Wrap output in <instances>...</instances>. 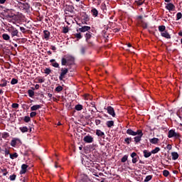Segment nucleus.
Here are the masks:
<instances>
[{"label":"nucleus","mask_w":182,"mask_h":182,"mask_svg":"<svg viewBox=\"0 0 182 182\" xmlns=\"http://www.w3.org/2000/svg\"><path fill=\"white\" fill-rule=\"evenodd\" d=\"M75 38H77V39H78V41H79V39H82V38L81 33H76L75 34Z\"/></svg>","instance_id":"41"},{"label":"nucleus","mask_w":182,"mask_h":182,"mask_svg":"<svg viewBox=\"0 0 182 182\" xmlns=\"http://www.w3.org/2000/svg\"><path fill=\"white\" fill-rule=\"evenodd\" d=\"M51 49H52V50L55 51V50H57V47H55V46H51Z\"/></svg>","instance_id":"59"},{"label":"nucleus","mask_w":182,"mask_h":182,"mask_svg":"<svg viewBox=\"0 0 182 182\" xmlns=\"http://www.w3.org/2000/svg\"><path fill=\"white\" fill-rule=\"evenodd\" d=\"M61 65L62 66H66V65L68 66H72L75 65V58L71 55H65L61 59Z\"/></svg>","instance_id":"1"},{"label":"nucleus","mask_w":182,"mask_h":182,"mask_svg":"<svg viewBox=\"0 0 182 182\" xmlns=\"http://www.w3.org/2000/svg\"><path fill=\"white\" fill-rule=\"evenodd\" d=\"M139 24L142 26L144 29H147L148 24L144 20H140Z\"/></svg>","instance_id":"19"},{"label":"nucleus","mask_w":182,"mask_h":182,"mask_svg":"<svg viewBox=\"0 0 182 182\" xmlns=\"http://www.w3.org/2000/svg\"><path fill=\"white\" fill-rule=\"evenodd\" d=\"M171 156H172L173 160H177V159H178V157H179L178 153H177V151H173L171 153Z\"/></svg>","instance_id":"24"},{"label":"nucleus","mask_w":182,"mask_h":182,"mask_svg":"<svg viewBox=\"0 0 182 182\" xmlns=\"http://www.w3.org/2000/svg\"><path fill=\"white\" fill-rule=\"evenodd\" d=\"M41 105H34L33 106H31V110H33L36 112V110H38V109H41Z\"/></svg>","instance_id":"25"},{"label":"nucleus","mask_w":182,"mask_h":182,"mask_svg":"<svg viewBox=\"0 0 182 182\" xmlns=\"http://www.w3.org/2000/svg\"><path fill=\"white\" fill-rule=\"evenodd\" d=\"M87 49V46H81V47L80 48V51L81 55H85Z\"/></svg>","instance_id":"17"},{"label":"nucleus","mask_w":182,"mask_h":182,"mask_svg":"<svg viewBox=\"0 0 182 182\" xmlns=\"http://www.w3.org/2000/svg\"><path fill=\"white\" fill-rule=\"evenodd\" d=\"M151 178H153V176L152 175H149V176H146V178H144V182H149L150 181V180H151Z\"/></svg>","instance_id":"35"},{"label":"nucleus","mask_w":182,"mask_h":182,"mask_svg":"<svg viewBox=\"0 0 182 182\" xmlns=\"http://www.w3.org/2000/svg\"><path fill=\"white\" fill-rule=\"evenodd\" d=\"M9 136L10 134L8 132L1 133V137H3V139H8Z\"/></svg>","instance_id":"36"},{"label":"nucleus","mask_w":182,"mask_h":182,"mask_svg":"<svg viewBox=\"0 0 182 182\" xmlns=\"http://www.w3.org/2000/svg\"><path fill=\"white\" fill-rule=\"evenodd\" d=\"M106 124L107 127H112L113 126H114V122L113 120H109L108 122H107Z\"/></svg>","instance_id":"29"},{"label":"nucleus","mask_w":182,"mask_h":182,"mask_svg":"<svg viewBox=\"0 0 182 182\" xmlns=\"http://www.w3.org/2000/svg\"><path fill=\"white\" fill-rule=\"evenodd\" d=\"M8 154H10V151H9V150H7V149H6V150H5V156H8Z\"/></svg>","instance_id":"57"},{"label":"nucleus","mask_w":182,"mask_h":182,"mask_svg":"<svg viewBox=\"0 0 182 182\" xmlns=\"http://www.w3.org/2000/svg\"><path fill=\"white\" fill-rule=\"evenodd\" d=\"M39 87H40L39 85H36L35 89H36V90H38Z\"/></svg>","instance_id":"62"},{"label":"nucleus","mask_w":182,"mask_h":182,"mask_svg":"<svg viewBox=\"0 0 182 182\" xmlns=\"http://www.w3.org/2000/svg\"><path fill=\"white\" fill-rule=\"evenodd\" d=\"M17 141H20V139H17V138L12 139L10 143L11 146H12V147H16L17 144Z\"/></svg>","instance_id":"15"},{"label":"nucleus","mask_w":182,"mask_h":182,"mask_svg":"<svg viewBox=\"0 0 182 182\" xmlns=\"http://www.w3.org/2000/svg\"><path fill=\"white\" fill-rule=\"evenodd\" d=\"M144 157L148 158L151 156V151H149L148 150H144L143 151Z\"/></svg>","instance_id":"22"},{"label":"nucleus","mask_w":182,"mask_h":182,"mask_svg":"<svg viewBox=\"0 0 182 182\" xmlns=\"http://www.w3.org/2000/svg\"><path fill=\"white\" fill-rule=\"evenodd\" d=\"M20 31H21V32H22V33H25V32H26L25 27H20Z\"/></svg>","instance_id":"54"},{"label":"nucleus","mask_w":182,"mask_h":182,"mask_svg":"<svg viewBox=\"0 0 182 182\" xmlns=\"http://www.w3.org/2000/svg\"><path fill=\"white\" fill-rule=\"evenodd\" d=\"M68 32H69V28H68V26H67V27H63V33H68Z\"/></svg>","instance_id":"49"},{"label":"nucleus","mask_w":182,"mask_h":182,"mask_svg":"<svg viewBox=\"0 0 182 182\" xmlns=\"http://www.w3.org/2000/svg\"><path fill=\"white\" fill-rule=\"evenodd\" d=\"M48 97H49L50 99H52L53 95H52L51 93H48Z\"/></svg>","instance_id":"63"},{"label":"nucleus","mask_w":182,"mask_h":182,"mask_svg":"<svg viewBox=\"0 0 182 182\" xmlns=\"http://www.w3.org/2000/svg\"><path fill=\"white\" fill-rule=\"evenodd\" d=\"M90 26H82L78 28L79 32H87V31H90Z\"/></svg>","instance_id":"11"},{"label":"nucleus","mask_w":182,"mask_h":182,"mask_svg":"<svg viewBox=\"0 0 182 182\" xmlns=\"http://www.w3.org/2000/svg\"><path fill=\"white\" fill-rule=\"evenodd\" d=\"M128 157L129 156L127 154H125V156H124L122 159H121L122 163H126V161L128 160Z\"/></svg>","instance_id":"37"},{"label":"nucleus","mask_w":182,"mask_h":182,"mask_svg":"<svg viewBox=\"0 0 182 182\" xmlns=\"http://www.w3.org/2000/svg\"><path fill=\"white\" fill-rule=\"evenodd\" d=\"M161 149L160 147H155L153 150H151V154H156V153H159Z\"/></svg>","instance_id":"31"},{"label":"nucleus","mask_w":182,"mask_h":182,"mask_svg":"<svg viewBox=\"0 0 182 182\" xmlns=\"http://www.w3.org/2000/svg\"><path fill=\"white\" fill-rule=\"evenodd\" d=\"M135 133H136V136L138 134V136L139 137V141H141V138L144 136V133H143L142 130L141 129H138V130H136V132H135Z\"/></svg>","instance_id":"16"},{"label":"nucleus","mask_w":182,"mask_h":182,"mask_svg":"<svg viewBox=\"0 0 182 182\" xmlns=\"http://www.w3.org/2000/svg\"><path fill=\"white\" fill-rule=\"evenodd\" d=\"M18 157V153H14L13 154H10V159H17Z\"/></svg>","instance_id":"33"},{"label":"nucleus","mask_w":182,"mask_h":182,"mask_svg":"<svg viewBox=\"0 0 182 182\" xmlns=\"http://www.w3.org/2000/svg\"><path fill=\"white\" fill-rule=\"evenodd\" d=\"M168 137L169 139H171L172 137H174V139H180L181 136L180 133H177L174 129H171L168 131Z\"/></svg>","instance_id":"4"},{"label":"nucleus","mask_w":182,"mask_h":182,"mask_svg":"<svg viewBox=\"0 0 182 182\" xmlns=\"http://www.w3.org/2000/svg\"><path fill=\"white\" fill-rule=\"evenodd\" d=\"M11 85H17V83H18V79L14 78L11 80Z\"/></svg>","instance_id":"47"},{"label":"nucleus","mask_w":182,"mask_h":182,"mask_svg":"<svg viewBox=\"0 0 182 182\" xmlns=\"http://www.w3.org/2000/svg\"><path fill=\"white\" fill-rule=\"evenodd\" d=\"M166 26L164 25H161L159 26V31L161 32V33H164V31H166Z\"/></svg>","instance_id":"27"},{"label":"nucleus","mask_w":182,"mask_h":182,"mask_svg":"<svg viewBox=\"0 0 182 182\" xmlns=\"http://www.w3.org/2000/svg\"><path fill=\"white\" fill-rule=\"evenodd\" d=\"M100 123H101V120L96 119L95 120L96 125L98 126L99 124H100Z\"/></svg>","instance_id":"55"},{"label":"nucleus","mask_w":182,"mask_h":182,"mask_svg":"<svg viewBox=\"0 0 182 182\" xmlns=\"http://www.w3.org/2000/svg\"><path fill=\"white\" fill-rule=\"evenodd\" d=\"M83 140L85 143H92L94 141L93 137L90 134H88L87 136H85Z\"/></svg>","instance_id":"10"},{"label":"nucleus","mask_w":182,"mask_h":182,"mask_svg":"<svg viewBox=\"0 0 182 182\" xmlns=\"http://www.w3.org/2000/svg\"><path fill=\"white\" fill-rule=\"evenodd\" d=\"M51 72H52L51 69H49L48 68H46V69H45L44 70V73H46V75H50Z\"/></svg>","instance_id":"44"},{"label":"nucleus","mask_w":182,"mask_h":182,"mask_svg":"<svg viewBox=\"0 0 182 182\" xmlns=\"http://www.w3.org/2000/svg\"><path fill=\"white\" fill-rule=\"evenodd\" d=\"M166 9H167V10H168L169 11H172L173 10H175L176 9V6L175 4H173V3H171V1H169L168 3H167L165 6Z\"/></svg>","instance_id":"7"},{"label":"nucleus","mask_w":182,"mask_h":182,"mask_svg":"<svg viewBox=\"0 0 182 182\" xmlns=\"http://www.w3.org/2000/svg\"><path fill=\"white\" fill-rule=\"evenodd\" d=\"M169 174H170V171L168 170L163 171V176H164V177H168Z\"/></svg>","instance_id":"39"},{"label":"nucleus","mask_w":182,"mask_h":182,"mask_svg":"<svg viewBox=\"0 0 182 182\" xmlns=\"http://www.w3.org/2000/svg\"><path fill=\"white\" fill-rule=\"evenodd\" d=\"M68 73H69V69H68V68H61L60 70L59 80H63V79L66 77V75H68Z\"/></svg>","instance_id":"3"},{"label":"nucleus","mask_w":182,"mask_h":182,"mask_svg":"<svg viewBox=\"0 0 182 182\" xmlns=\"http://www.w3.org/2000/svg\"><path fill=\"white\" fill-rule=\"evenodd\" d=\"M1 82H3V83L0 84V87H6V86H7V80H3Z\"/></svg>","instance_id":"38"},{"label":"nucleus","mask_w":182,"mask_h":182,"mask_svg":"<svg viewBox=\"0 0 182 182\" xmlns=\"http://www.w3.org/2000/svg\"><path fill=\"white\" fill-rule=\"evenodd\" d=\"M92 36V33L91 31H89V30L87 31V32L85 34V41L88 44V46H94L93 41H91V38Z\"/></svg>","instance_id":"2"},{"label":"nucleus","mask_w":182,"mask_h":182,"mask_svg":"<svg viewBox=\"0 0 182 182\" xmlns=\"http://www.w3.org/2000/svg\"><path fill=\"white\" fill-rule=\"evenodd\" d=\"M82 23H84V24H87V21H90V16L88 14H87V13H82Z\"/></svg>","instance_id":"8"},{"label":"nucleus","mask_w":182,"mask_h":182,"mask_svg":"<svg viewBox=\"0 0 182 182\" xmlns=\"http://www.w3.org/2000/svg\"><path fill=\"white\" fill-rule=\"evenodd\" d=\"M134 140L135 141V143H139L140 141V137H139V135H136L134 137Z\"/></svg>","instance_id":"45"},{"label":"nucleus","mask_w":182,"mask_h":182,"mask_svg":"<svg viewBox=\"0 0 182 182\" xmlns=\"http://www.w3.org/2000/svg\"><path fill=\"white\" fill-rule=\"evenodd\" d=\"M38 81L39 83H44L45 80L44 79H38Z\"/></svg>","instance_id":"58"},{"label":"nucleus","mask_w":182,"mask_h":182,"mask_svg":"<svg viewBox=\"0 0 182 182\" xmlns=\"http://www.w3.org/2000/svg\"><path fill=\"white\" fill-rule=\"evenodd\" d=\"M24 8L25 9H29L30 8V5L28 4V3H26V4H23Z\"/></svg>","instance_id":"56"},{"label":"nucleus","mask_w":182,"mask_h":182,"mask_svg":"<svg viewBox=\"0 0 182 182\" xmlns=\"http://www.w3.org/2000/svg\"><path fill=\"white\" fill-rule=\"evenodd\" d=\"M131 141H132V137H126L124 139V142L127 143V144H130Z\"/></svg>","instance_id":"34"},{"label":"nucleus","mask_w":182,"mask_h":182,"mask_svg":"<svg viewBox=\"0 0 182 182\" xmlns=\"http://www.w3.org/2000/svg\"><path fill=\"white\" fill-rule=\"evenodd\" d=\"M34 90H35L34 87H32V90L29 89L28 90V94L29 97H33L35 96Z\"/></svg>","instance_id":"18"},{"label":"nucleus","mask_w":182,"mask_h":182,"mask_svg":"<svg viewBox=\"0 0 182 182\" xmlns=\"http://www.w3.org/2000/svg\"><path fill=\"white\" fill-rule=\"evenodd\" d=\"M2 38L4 39V41H10L11 39L9 34H7V33H4L2 34Z\"/></svg>","instance_id":"26"},{"label":"nucleus","mask_w":182,"mask_h":182,"mask_svg":"<svg viewBox=\"0 0 182 182\" xmlns=\"http://www.w3.org/2000/svg\"><path fill=\"white\" fill-rule=\"evenodd\" d=\"M43 34H44V39H46V41H48L50 36V31H48V30H44Z\"/></svg>","instance_id":"14"},{"label":"nucleus","mask_w":182,"mask_h":182,"mask_svg":"<svg viewBox=\"0 0 182 182\" xmlns=\"http://www.w3.org/2000/svg\"><path fill=\"white\" fill-rule=\"evenodd\" d=\"M28 167V164H22L21 168L20 170V174H25V173H26L27 171Z\"/></svg>","instance_id":"13"},{"label":"nucleus","mask_w":182,"mask_h":182,"mask_svg":"<svg viewBox=\"0 0 182 182\" xmlns=\"http://www.w3.org/2000/svg\"><path fill=\"white\" fill-rule=\"evenodd\" d=\"M131 157H132V163L134 164L137 163L139 159V156L135 151L131 154Z\"/></svg>","instance_id":"9"},{"label":"nucleus","mask_w":182,"mask_h":182,"mask_svg":"<svg viewBox=\"0 0 182 182\" xmlns=\"http://www.w3.org/2000/svg\"><path fill=\"white\" fill-rule=\"evenodd\" d=\"M91 12L92 13V15L95 17H97V16H98L99 11H98L97 9H96V8L92 9Z\"/></svg>","instance_id":"28"},{"label":"nucleus","mask_w":182,"mask_h":182,"mask_svg":"<svg viewBox=\"0 0 182 182\" xmlns=\"http://www.w3.org/2000/svg\"><path fill=\"white\" fill-rule=\"evenodd\" d=\"M9 31L11 35V38H14V36H18V28H15V27H11V28H10Z\"/></svg>","instance_id":"5"},{"label":"nucleus","mask_w":182,"mask_h":182,"mask_svg":"<svg viewBox=\"0 0 182 182\" xmlns=\"http://www.w3.org/2000/svg\"><path fill=\"white\" fill-rule=\"evenodd\" d=\"M5 1H6V0H0V3L1 4H4L5 3Z\"/></svg>","instance_id":"64"},{"label":"nucleus","mask_w":182,"mask_h":182,"mask_svg":"<svg viewBox=\"0 0 182 182\" xmlns=\"http://www.w3.org/2000/svg\"><path fill=\"white\" fill-rule=\"evenodd\" d=\"M75 110L80 111L82 110L83 106L82 105H76L75 107Z\"/></svg>","instance_id":"32"},{"label":"nucleus","mask_w":182,"mask_h":182,"mask_svg":"<svg viewBox=\"0 0 182 182\" xmlns=\"http://www.w3.org/2000/svg\"><path fill=\"white\" fill-rule=\"evenodd\" d=\"M149 141L152 144H158V143L159 141V139H158L157 137H154L153 139H150Z\"/></svg>","instance_id":"20"},{"label":"nucleus","mask_w":182,"mask_h":182,"mask_svg":"<svg viewBox=\"0 0 182 182\" xmlns=\"http://www.w3.org/2000/svg\"><path fill=\"white\" fill-rule=\"evenodd\" d=\"M62 90H63V86H57V87H55V92H58V93L62 92Z\"/></svg>","instance_id":"40"},{"label":"nucleus","mask_w":182,"mask_h":182,"mask_svg":"<svg viewBox=\"0 0 182 182\" xmlns=\"http://www.w3.org/2000/svg\"><path fill=\"white\" fill-rule=\"evenodd\" d=\"M9 178L11 181H14L16 178V174H12L10 176Z\"/></svg>","instance_id":"46"},{"label":"nucleus","mask_w":182,"mask_h":182,"mask_svg":"<svg viewBox=\"0 0 182 182\" xmlns=\"http://www.w3.org/2000/svg\"><path fill=\"white\" fill-rule=\"evenodd\" d=\"M106 110H107V113H109V114L112 116V117H115L116 113L114 112V107H112V106H108Z\"/></svg>","instance_id":"6"},{"label":"nucleus","mask_w":182,"mask_h":182,"mask_svg":"<svg viewBox=\"0 0 182 182\" xmlns=\"http://www.w3.org/2000/svg\"><path fill=\"white\" fill-rule=\"evenodd\" d=\"M53 68H60V66H59V63H58L57 62H54L53 63Z\"/></svg>","instance_id":"52"},{"label":"nucleus","mask_w":182,"mask_h":182,"mask_svg":"<svg viewBox=\"0 0 182 182\" xmlns=\"http://www.w3.org/2000/svg\"><path fill=\"white\" fill-rule=\"evenodd\" d=\"M91 105H92V107H95V109L97 110V107L95 106V102H92Z\"/></svg>","instance_id":"60"},{"label":"nucleus","mask_w":182,"mask_h":182,"mask_svg":"<svg viewBox=\"0 0 182 182\" xmlns=\"http://www.w3.org/2000/svg\"><path fill=\"white\" fill-rule=\"evenodd\" d=\"M161 36H163V38H166V39H171V36L170 34V33H168V31H167V30H164V33H161Z\"/></svg>","instance_id":"12"},{"label":"nucleus","mask_w":182,"mask_h":182,"mask_svg":"<svg viewBox=\"0 0 182 182\" xmlns=\"http://www.w3.org/2000/svg\"><path fill=\"white\" fill-rule=\"evenodd\" d=\"M36 115V112H34V110H31V112L30 113V117H35Z\"/></svg>","instance_id":"48"},{"label":"nucleus","mask_w":182,"mask_h":182,"mask_svg":"<svg viewBox=\"0 0 182 182\" xmlns=\"http://www.w3.org/2000/svg\"><path fill=\"white\" fill-rule=\"evenodd\" d=\"M11 107H13V109H18L19 105L18 103H13V105H11Z\"/></svg>","instance_id":"50"},{"label":"nucleus","mask_w":182,"mask_h":182,"mask_svg":"<svg viewBox=\"0 0 182 182\" xmlns=\"http://www.w3.org/2000/svg\"><path fill=\"white\" fill-rule=\"evenodd\" d=\"M182 17V13L181 11H178L176 14V20H180Z\"/></svg>","instance_id":"43"},{"label":"nucleus","mask_w":182,"mask_h":182,"mask_svg":"<svg viewBox=\"0 0 182 182\" xmlns=\"http://www.w3.org/2000/svg\"><path fill=\"white\" fill-rule=\"evenodd\" d=\"M96 134L99 137H105V136L104 132H102V130H100V129L96 130Z\"/></svg>","instance_id":"21"},{"label":"nucleus","mask_w":182,"mask_h":182,"mask_svg":"<svg viewBox=\"0 0 182 182\" xmlns=\"http://www.w3.org/2000/svg\"><path fill=\"white\" fill-rule=\"evenodd\" d=\"M23 120L26 123H29V122H31V117H29V116H25Z\"/></svg>","instance_id":"42"},{"label":"nucleus","mask_w":182,"mask_h":182,"mask_svg":"<svg viewBox=\"0 0 182 182\" xmlns=\"http://www.w3.org/2000/svg\"><path fill=\"white\" fill-rule=\"evenodd\" d=\"M167 149H168V150H171V149H172L171 144H168V145H167Z\"/></svg>","instance_id":"61"},{"label":"nucleus","mask_w":182,"mask_h":182,"mask_svg":"<svg viewBox=\"0 0 182 182\" xmlns=\"http://www.w3.org/2000/svg\"><path fill=\"white\" fill-rule=\"evenodd\" d=\"M127 134H129V136H136V132H134V130H132V129H128L127 130Z\"/></svg>","instance_id":"23"},{"label":"nucleus","mask_w":182,"mask_h":182,"mask_svg":"<svg viewBox=\"0 0 182 182\" xmlns=\"http://www.w3.org/2000/svg\"><path fill=\"white\" fill-rule=\"evenodd\" d=\"M20 131L21 133H26L28 132V128L26 126H23V127H20Z\"/></svg>","instance_id":"30"},{"label":"nucleus","mask_w":182,"mask_h":182,"mask_svg":"<svg viewBox=\"0 0 182 182\" xmlns=\"http://www.w3.org/2000/svg\"><path fill=\"white\" fill-rule=\"evenodd\" d=\"M1 171L3 172V176H7L8 171L6 168H1Z\"/></svg>","instance_id":"51"},{"label":"nucleus","mask_w":182,"mask_h":182,"mask_svg":"<svg viewBox=\"0 0 182 182\" xmlns=\"http://www.w3.org/2000/svg\"><path fill=\"white\" fill-rule=\"evenodd\" d=\"M136 3L139 6H141V4H143V3H144V0H138Z\"/></svg>","instance_id":"53"}]
</instances>
